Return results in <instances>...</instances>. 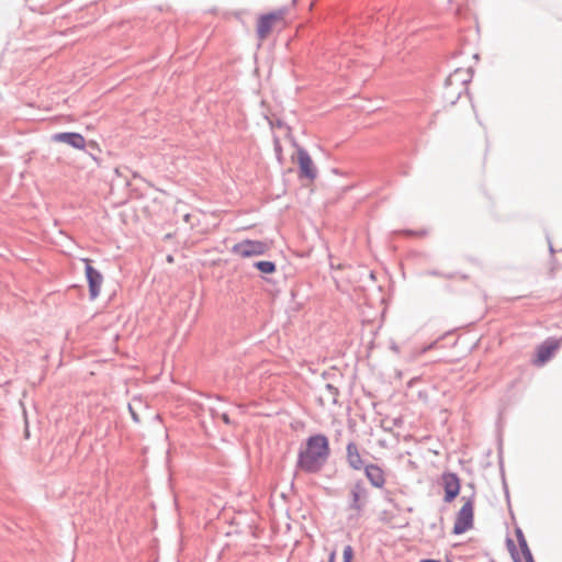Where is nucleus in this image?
<instances>
[{"mask_svg": "<svg viewBox=\"0 0 562 562\" xmlns=\"http://www.w3.org/2000/svg\"><path fill=\"white\" fill-rule=\"evenodd\" d=\"M254 267L265 274H271L277 270L276 263L269 260L256 261Z\"/></svg>", "mask_w": 562, "mask_h": 562, "instance_id": "15", "label": "nucleus"}, {"mask_svg": "<svg viewBox=\"0 0 562 562\" xmlns=\"http://www.w3.org/2000/svg\"><path fill=\"white\" fill-rule=\"evenodd\" d=\"M472 79L470 69L457 68L445 80L441 98L446 104L454 105L460 97L468 91Z\"/></svg>", "mask_w": 562, "mask_h": 562, "instance_id": "3", "label": "nucleus"}, {"mask_svg": "<svg viewBox=\"0 0 562 562\" xmlns=\"http://www.w3.org/2000/svg\"><path fill=\"white\" fill-rule=\"evenodd\" d=\"M128 412L131 414V417H132L133 422L135 424H139L140 423V418H139L138 414L135 412L134 407L131 404H128Z\"/></svg>", "mask_w": 562, "mask_h": 562, "instance_id": "23", "label": "nucleus"}, {"mask_svg": "<svg viewBox=\"0 0 562 562\" xmlns=\"http://www.w3.org/2000/svg\"><path fill=\"white\" fill-rule=\"evenodd\" d=\"M82 261L85 262V274L89 288V297L91 301H93L100 294L103 283V276L91 265V260L89 258H83Z\"/></svg>", "mask_w": 562, "mask_h": 562, "instance_id": "8", "label": "nucleus"}, {"mask_svg": "<svg viewBox=\"0 0 562 562\" xmlns=\"http://www.w3.org/2000/svg\"><path fill=\"white\" fill-rule=\"evenodd\" d=\"M427 274L431 276V277H439V278H445V279H453L454 278V273H445L439 270H429V271H427Z\"/></svg>", "mask_w": 562, "mask_h": 562, "instance_id": "21", "label": "nucleus"}, {"mask_svg": "<svg viewBox=\"0 0 562 562\" xmlns=\"http://www.w3.org/2000/svg\"><path fill=\"white\" fill-rule=\"evenodd\" d=\"M515 533H516V538H517V541H518V546L525 544L527 542V540L525 538V535H524V532H522V530L520 528H517L515 530Z\"/></svg>", "mask_w": 562, "mask_h": 562, "instance_id": "22", "label": "nucleus"}, {"mask_svg": "<svg viewBox=\"0 0 562 562\" xmlns=\"http://www.w3.org/2000/svg\"><path fill=\"white\" fill-rule=\"evenodd\" d=\"M346 462L353 471H361L367 464L360 453L359 446L353 440L346 446Z\"/></svg>", "mask_w": 562, "mask_h": 562, "instance_id": "12", "label": "nucleus"}, {"mask_svg": "<svg viewBox=\"0 0 562 562\" xmlns=\"http://www.w3.org/2000/svg\"><path fill=\"white\" fill-rule=\"evenodd\" d=\"M268 245L261 240L244 239L231 248L233 255L241 258H249L266 254Z\"/></svg>", "mask_w": 562, "mask_h": 562, "instance_id": "5", "label": "nucleus"}, {"mask_svg": "<svg viewBox=\"0 0 562 562\" xmlns=\"http://www.w3.org/2000/svg\"><path fill=\"white\" fill-rule=\"evenodd\" d=\"M329 456L328 438L323 434L312 435L306 439L305 448L299 451L296 468L308 474L317 473L327 463Z\"/></svg>", "mask_w": 562, "mask_h": 562, "instance_id": "1", "label": "nucleus"}, {"mask_svg": "<svg viewBox=\"0 0 562 562\" xmlns=\"http://www.w3.org/2000/svg\"><path fill=\"white\" fill-rule=\"evenodd\" d=\"M462 501L464 504L457 514L452 528L453 535H462L473 527L475 494L472 493L469 497L462 496Z\"/></svg>", "mask_w": 562, "mask_h": 562, "instance_id": "4", "label": "nucleus"}, {"mask_svg": "<svg viewBox=\"0 0 562 562\" xmlns=\"http://www.w3.org/2000/svg\"><path fill=\"white\" fill-rule=\"evenodd\" d=\"M328 375H329L328 372H323V374H322L323 379H325V380L328 378Z\"/></svg>", "mask_w": 562, "mask_h": 562, "instance_id": "27", "label": "nucleus"}, {"mask_svg": "<svg viewBox=\"0 0 562 562\" xmlns=\"http://www.w3.org/2000/svg\"><path fill=\"white\" fill-rule=\"evenodd\" d=\"M54 142L65 143L76 149H85L87 142L80 133L76 132H61L52 136Z\"/></svg>", "mask_w": 562, "mask_h": 562, "instance_id": "13", "label": "nucleus"}, {"mask_svg": "<svg viewBox=\"0 0 562 562\" xmlns=\"http://www.w3.org/2000/svg\"><path fill=\"white\" fill-rule=\"evenodd\" d=\"M168 261H172V257L171 256H168Z\"/></svg>", "mask_w": 562, "mask_h": 562, "instance_id": "29", "label": "nucleus"}, {"mask_svg": "<svg viewBox=\"0 0 562 562\" xmlns=\"http://www.w3.org/2000/svg\"><path fill=\"white\" fill-rule=\"evenodd\" d=\"M353 549L350 544L346 546L342 551V562H352Z\"/></svg>", "mask_w": 562, "mask_h": 562, "instance_id": "20", "label": "nucleus"}, {"mask_svg": "<svg viewBox=\"0 0 562 562\" xmlns=\"http://www.w3.org/2000/svg\"><path fill=\"white\" fill-rule=\"evenodd\" d=\"M519 548L521 550V553H522L526 562H535L532 553H531L527 542L525 544H520Z\"/></svg>", "mask_w": 562, "mask_h": 562, "instance_id": "19", "label": "nucleus"}, {"mask_svg": "<svg viewBox=\"0 0 562 562\" xmlns=\"http://www.w3.org/2000/svg\"><path fill=\"white\" fill-rule=\"evenodd\" d=\"M441 485L445 491L443 501L453 502L460 493L461 482L457 473L443 472L441 474Z\"/></svg>", "mask_w": 562, "mask_h": 562, "instance_id": "9", "label": "nucleus"}, {"mask_svg": "<svg viewBox=\"0 0 562 562\" xmlns=\"http://www.w3.org/2000/svg\"><path fill=\"white\" fill-rule=\"evenodd\" d=\"M362 470L371 486L379 490L384 487L386 483L385 472L379 464L367 463Z\"/></svg>", "mask_w": 562, "mask_h": 562, "instance_id": "11", "label": "nucleus"}, {"mask_svg": "<svg viewBox=\"0 0 562 562\" xmlns=\"http://www.w3.org/2000/svg\"><path fill=\"white\" fill-rule=\"evenodd\" d=\"M209 411H210V415L212 416L213 419L220 418L221 420H223L224 424L233 425V422L229 418V415L227 412L222 411L220 407H216V406H211L209 408Z\"/></svg>", "mask_w": 562, "mask_h": 562, "instance_id": "14", "label": "nucleus"}, {"mask_svg": "<svg viewBox=\"0 0 562 562\" xmlns=\"http://www.w3.org/2000/svg\"><path fill=\"white\" fill-rule=\"evenodd\" d=\"M452 0H449V2H451Z\"/></svg>", "mask_w": 562, "mask_h": 562, "instance_id": "30", "label": "nucleus"}, {"mask_svg": "<svg viewBox=\"0 0 562 562\" xmlns=\"http://www.w3.org/2000/svg\"><path fill=\"white\" fill-rule=\"evenodd\" d=\"M562 345V336L560 338L548 337L537 347L536 358L533 363L536 366H543L547 363L558 351Z\"/></svg>", "mask_w": 562, "mask_h": 562, "instance_id": "6", "label": "nucleus"}, {"mask_svg": "<svg viewBox=\"0 0 562 562\" xmlns=\"http://www.w3.org/2000/svg\"><path fill=\"white\" fill-rule=\"evenodd\" d=\"M86 154H88L98 165H100V158L98 154L101 153L98 144L93 140L87 143L86 148L83 149Z\"/></svg>", "mask_w": 562, "mask_h": 562, "instance_id": "16", "label": "nucleus"}, {"mask_svg": "<svg viewBox=\"0 0 562 562\" xmlns=\"http://www.w3.org/2000/svg\"><path fill=\"white\" fill-rule=\"evenodd\" d=\"M325 390L327 391L328 395L330 396V402L333 404H336L338 401L339 390L335 385L327 383L325 384Z\"/></svg>", "mask_w": 562, "mask_h": 562, "instance_id": "17", "label": "nucleus"}, {"mask_svg": "<svg viewBox=\"0 0 562 562\" xmlns=\"http://www.w3.org/2000/svg\"><path fill=\"white\" fill-rule=\"evenodd\" d=\"M370 504V492L362 479L355 480L348 487L346 510L348 521L359 520Z\"/></svg>", "mask_w": 562, "mask_h": 562, "instance_id": "2", "label": "nucleus"}, {"mask_svg": "<svg viewBox=\"0 0 562 562\" xmlns=\"http://www.w3.org/2000/svg\"><path fill=\"white\" fill-rule=\"evenodd\" d=\"M385 501L390 502V503H393V499L389 496V494L385 496Z\"/></svg>", "mask_w": 562, "mask_h": 562, "instance_id": "28", "label": "nucleus"}, {"mask_svg": "<svg viewBox=\"0 0 562 562\" xmlns=\"http://www.w3.org/2000/svg\"><path fill=\"white\" fill-rule=\"evenodd\" d=\"M328 562H335V552H331V553L329 554Z\"/></svg>", "mask_w": 562, "mask_h": 562, "instance_id": "26", "label": "nucleus"}, {"mask_svg": "<svg viewBox=\"0 0 562 562\" xmlns=\"http://www.w3.org/2000/svg\"><path fill=\"white\" fill-rule=\"evenodd\" d=\"M297 162H299V177L306 178L311 181L317 177V170L313 164V160L304 148L297 149Z\"/></svg>", "mask_w": 562, "mask_h": 562, "instance_id": "10", "label": "nucleus"}, {"mask_svg": "<svg viewBox=\"0 0 562 562\" xmlns=\"http://www.w3.org/2000/svg\"><path fill=\"white\" fill-rule=\"evenodd\" d=\"M404 234L408 235V236H425L426 232L425 231L417 232V231L407 229V231H404Z\"/></svg>", "mask_w": 562, "mask_h": 562, "instance_id": "24", "label": "nucleus"}, {"mask_svg": "<svg viewBox=\"0 0 562 562\" xmlns=\"http://www.w3.org/2000/svg\"><path fill=\"white\" fill-rule=\"evenodd\" d=\"M507 546H508V550L510 552L513 561L514 562H522L521 559H520V555H519V553L517 551V548H516L514 541L510 538H507Z\"/></svg>", "mask_w": 562, "mask_h": 562, "instance_id": "18", "label": "nucleus"}, {"mask_svg": "<svg viewBox=\"0 0 562 562\" xmlns=\"http://www.w3.org/2000/svg\"><path fill=\"white\" fill-rule=\"evenodd\" d=\"M284 14L285 10L279 9L260 15L257 22V36L260 40H265L268 36V34L272 31L273 26L277 23L283 21Z\"/></svg>", "mask_w": 562, "mask_h": 562, "instance_id": "7", "label": "nucleus"}, {"mask_svg": "<svg viewBox=\"0 0 562 562\" xmlns=\"http://www.w3.org/2000/svg\"><path fill=\"white\" fill-rule=\"evenodd\" d=\"M420 562H441V561L435 560V559H423V560H420Z\"/></svg>", "mask_w": 562, "mask_h": 562, "instance_id": "25", "label": "nucleus"}]
</instances>
